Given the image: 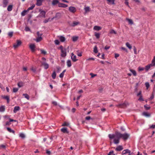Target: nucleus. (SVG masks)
Returning <instances> with one entry per match:
<instances>
[{
  "mask_svg": "<svg viewBox=\"0 0 155 155\" xmlns=\"http://www.w3.org/2000/svg\"><path fill=\"white\" fill-rule=\"evenodd\" d=\"M90 8L89 7L87 6L85 7L84 8V10H85V12L86 13L87 12H89L90 11Z\"/></svg>",
  "mask_w": 155,
  "mask_h": 155,
  "instance_id": "obj_32",
  "label": "nucleus"
},
{
  "mask_svg": "<svg viewBox=\"0 0 155 155\" xmlns=\"http://www.w3.org/2000/svg\"><path fill=\"white\" fill-rule=\"evenodd\" d=\"M58 6L60 7L66 8L68 7V5H67L59 2L58 4Z\"/></svg>",
  "mask_w": 155,
  "mask_h": 155,
  "instance_id": "obj_13",
  "label": "nucleus"
},
{
  "mask_svg": "<svg viewBox=\"0 0 155 155\" xmlns=\"http://www.w3.org/2000/svg\"><path fill=\"white\" fill-rule=\"evenodd\" d=\"M25 30L26 31H30V29L28 27L26 26L25 27Z\"/></svg>",
  "mask_w": 155,
  "mask_h": 155,
  "instance_id": "obj_47",
  "label": "nucleus"
},
{
  "mask_svg": "<svg viewBox=\"0 0 155 155\" xmlns=\"http://www.w3.org/2000/svg\"><path fill=\"white\" fill-rule=\"evenodd\" d=\"M20 109V107L18 106H15L13 112L14 113H15L17 111H19Z\"/></svg>",
  "mask_w": 155,
  "mask_h": 155,
  "instance_id": "obj_11",
  "label": "nucleus"
},
{
  "mask_svg": "<svg viewBox=\"0 0 155 155\" xmlns=\"http://www.w3.org/2000/svg\"><path fill=\"white\" fill-rule=\"evenodd\" d=\"M7 129L8 131H9L10 133H13V134H15V131L12 130L11 128L9 127H7Z\"/></svg>",
  "mask_w": 155,
  "mask_h": 155,
  "instance_id": "obj_29",
  "label": "nucleus"
},
{
  "mask_svg": "<svg viewBox=\"0 0 155 155\" xmlns=\"http://www.w3.org/2000/svg\"><path fill=\"white\" fill-rule=\"evenodd\" d=\"M13 32H10L8 33V35L9 36L11 37L13 35Z\"/></svg>",
  "mask_w": 155,
  "mask_h": 155,
  "instance_id": "obj_58",
  "label": "nucleus"
},
{
  "mask_svg": "<svg viewBox=\"0 0 155 155\" xmlns=\"http://www.w3.org/2000/svg\"><path fill=\"white\" fill-rule=\"evenodd\" d=\"M18 85L19 87H21L23 86V83L22 82H20L18 84Z\"/></svg>",
  "mask_w": 155,
  "mask_h": 155,
  "instance_id": "obj_41",
  "label": "nucleus"
},
{
  "mask_svg": "<svg viewBox=\"0 0 155 155\" xmlns=\"http://www.w3.org/2000/svg\"><path fill=\"white\" fill-rule=\"evenodd\" d=\"M19 137L22 138H24L25 137V134L23 133H21L19 134Z\"/></svg>",
  "mask_w": 155,
  "mask_h": 155,
  "instance_id": "obj_45",
  "label": "nucleus"
},
{
  "mask_svg": "<svg viewBox=\"0 0 155 155\" xmlns=\"http://www.w3.org/2000/svg\"><path fill=\"white\" fill-rule=\"evenodd\" d=\"M144 107L146 110H149L150 108V107L148 105H144Z\"/></svg>",
  "mask_w": 155,
  "mask_h": 155,
  "instance_id": "obj_43",
  "label": "nucleus"
},
{
  "mask_svg": "<svg viewBox=\"0 0 155 155\" xmlns=\"http://www.w3.org/2000/svg\"><path fill=\"white\" fill-rule=\"evenodd\" d=\"M134 54H137V53L136 48H135V47H134Z\"/></svg>",
  "mask_w": 155,
  "mask_h": 155,
  "instance_id": "obj_59",
  "label": "nucleus"
},
{
  "mask_svg": "<svg viewBox=\"0 0 155 155\" xmlns=\"http://www.w3.org/2000/svg\"><path fill=\"white\" fill-rule=\"evenodd\" d=\"M71 55V58L72 61L74 62L78 60V59H76V56L74 55L73 53H72Z\"/></svg>",
  "mask_w": 155,
  "mask_h": 155,
  "instance_id": "obj_6",
  "label": "nucleus"
},
{
  "mask_svg": "<svg viewBox=\"0 0 155 155\" xmlns=\"http://www.w3.org/2000/svg\"><path fill=\"white\" fill-rule=\"evenodd\" d=\"M80 24V22L78 21H74L71 24V26L73 27L75 26L78 25Z\"/></svg>",
  "mask_w": 155,
  "mask_h": 155,
  "instance_id": "obj_14",
  "label": "nucleus"
},
{
  "mask_svg": "<svg viewBox=\"0 0 155 155\" xmlns=\"http://www.w3.org/2000/svg\"><path fill=\"white\" fill-rule=\"evenodd\" d=\"M59 3V1L58 0H53L52 2V5H54L57 4Z\"/></svg>",
  "mask_w": 155,
  "mask_h": 155,
  "instance_id": "obj_26",
  "label": "nucleus"
},
{
  "mask_svg": "<svg viewBox=\"0 0 155 155\" xmlns=\"http://www.w3.org/2000/svg\"><path fill=\"white\" fill-rule=\"evenodd\" d=\"M151 65L152 66H155V56L153 57V58L152 60Z\"/></svg>",
  "mask_w": 155,
  "mask_h": 155,
  "instance_id": "obj_27",
  "label": "nucleus"
},
{
  "mask_svg": "<svg viewBox=\"0 0 155 155\" xmlns=\"http://www.w3.org/2000/svg\"><path fill=\"white\" fill-rule=\"evenodd\" d=\"M9 2V0H3V7L4 8L6 7L7 5Z\"/></svg>",
  "mask_w": 155,
  "mask_h": 155,
  "instance_id": "obj_7",
  "label": "nucleus"
},
{
  "mask_svg": "<svg viewBox=\"0 0 155 155\" xmlns=\"http://www.w3.org/2000/svg\"><path fill=\"white\" fill-rule=\"evenodd\" d=\"M130 134L127 133L122 134L120 132L116 131L114 134H109L108 137L110 139L114 138V143L115 144H118L119 143L120 138H122L124 140H126L129 137Z\"/></svg>",
  "mask_w": 155,
  "mask_h": 155,
  "instance_id": "obj_1",
  "label": "nucleus"
},
{
  "mask_svg": "<svg viewBox=\"0 0 155 155\" xmlns=\"http://www.w3.org/2000/svg\"><path fill=\"white\" fill-rule=\"evenodd\" d=\"M42 64L44 66V68L45 69H47L49 67V64L45 62H42Z\"/></svg>",
  "mask_w": 155,
  "mask_h": 155,
  "instance_id": "obj_12",
  "label": "nucleus"
},
{
  "mask_svg": "<svg viewBox=\"0 0 155 155\" xmlns=\"http://www.w3.org/2000/svg\"><path fill=\"white\" fill-rule=\"evenodd\" d=\"M61 57H64L66 56V52L65 49H61Z\"/></svg>",
  "mask_w": 155,
  "mask_h": 155,
  "instance_id": "obj_4",
  "label": "nucleus"
},
{
  "mask_svg": "<svg viewBox=\"0 0 155 155\" xmlns=\"http://www.w3.org/2000/svg\"><path fill=\"white\" fill-rule=\"evenodd\" d=\"M42 39V38L41 37H38L36 38V41L37 42H39L41 41Z\"/></svg>",
  "mask_w": 155,
  "mask_h": 155,
  "instance_id": "obj_34",
  "label": "nucleus"
},
{
  "mask_svg": "<svg viewBox=\"0 0 155 155\" xmlns=\"http://www.w3.org/2000/svg\"><path fill=\"white\" fill-rule=\"evenodd\" d=\"M153 67V66L151 65L150 64H148V65H147L146 66L145 68V69L146 71H148V70L150 69V67Z\"/></svg>",
  "mask_w": 155,
  "mask_h": 155,
  "instance_id": "obj_23",
  "label": "nucleus"
},
{
  "mask_svg": "<svg viewBox=\"0 0 155 155\" xmlns=\"http://www.w3.org/2000/svg\"><path fill=\"white\" fill-rule=\"evenodd\" d=\"M30 49L32 52H34L35 51V46L34 44H31L29 46Z\"/></svg>",
  "mask_w": 155,
  "mask_h": 155,
  "instance_id": "obj_10",
  "label": "nucleus"
},
{
  "mask_svg": "<svg viewBox=\"0 0 155 155\" xmlns=\"http://www.w3.org/2000/svg\"><path fill=\"white\" fill-rule=\"evenodd\" d=\"M154 97V94L153 92L152 94L151 95V96L150 97V100H152L153 99Z\"/></svg>",
  "mask_w": 155,
  "mask_h": 155,
  "instance_id": "obj_49",
  "label": "nucleus"
},
{
  "mask_svg": "<svg viewBox=\"0 0 155 155\" xmlns=\"http://www.w3.org/2000/svg\"><path fill=\"white\" fill-rule=\"evenodd\" d=\"M91 119V117L90 116H87L85 117V119L87 120H89Z\"/></svg>",
  "mask_w": 155,
  "mask_h": 155,
  "instance_id": "obj_64",
  "label": "nucleus"
},
{
  "mask_svg": "<svg viewBox=\"0 0 155 155\" xmlns=\"http://www.w3.org/2000/svg\"><path fill=\"white\" fill-rule=\"evenodd\" d=\"M95 35L97 38L98 39L100 38V34L99 33L95 32Z\"/></svg>",
  "mask_w": 155,
  "mask_h": 155,
  "instance_id": "obj_39",
  "label": "nucleus"
},
{
  "mask_svg": "<svg viewBox=\"0 0 155 155\" xmlns=\"http://www.w3.org/2000/svg\"><path fill=\"white\" fill-rule=\"evenodd\" d=\"M35 7V5L34 4H33L31 6L28 8L26 10L28 12L29 11L32 10L33 9V8Z\"/></svg>",
  "mask_w": 155,
  "mask_h": 155,
  "instance_id": "obj_30",
  "label": "nucleus"
},
{
  "mask_svg": "<svg viewBox=\"0 0 155 155\" xmlns=\"http://www.w3.org/2000/svg\"><path fill=\"white\" fill-rule=\"evenodd\" d=\"M23 95L27 99L29 100V95L26 94H24Z\"/></svg>",
  "mask_w": 155,
  "mask_h": 155,
  "instance_id": "obj_37",
  "label": "nucleus"
},
{
  "mask_svg": "<svg viewBox=\"0 0 155 155\" xmlns=\"http://www.w3.org/2000/svg\"><path fill=\"white\" fill-rule=\"evenodd\" d=\"M21 44V41L19 40H17V41L16 43L14 44L13 45V47L14 48H17L18 47L20 46Z\"/></svg>",
  "mask_w": 155,
  "mask_h": 155,
  "instance_id": "obj_3",
  "label": "nucleus"
},
{
  "mask_svg": "<svg viewBox=\"0 0 155 155\" xmlns=\"http://www.w3.org/2000/svg\"><path fill=\"white\" fill-rule=\"evenodd\" d=\"M125 104L124 103L123 104H119L116 105V106L117 107L121 108L124 107L125 106Z\"/></svg>",
  "mask_w": 155,
  "mask_h": 155,
  "instance_id": "obj_20",
  "label": "nucleus"
},
{
  "mask_svg": "<svg viewBox=\"0 0 155 155\" xmlns=\"http://www.w3.org/2000/svg\"><path fill=\"white\" fill-rule=\"evenodd\" d=\"M123 148L122 146H118L115 149V150L117 151H120L122 150Z\"/></svg>",
  "mask_w": 155,
  "mask_h": 155,
  "instance_id": "obj_16",
  "label": "nucleus"
},
{
  "mask_svg": "<svg viewBox=\"0 0 155 155\" xmlns=\"http://www.w3.org/2000/svg\"><path fill=\"white\" fill-rule=\"evenodd\" d=\"M2 97L4 99L6 100L8 103L9 102V97L8 96H2Z\"/></svg>",
  "mask_w": 155,
  "mask_h": 155,
  "instance_id": "obj_15",
  "label": "nucleus"
},
{
  "mask_svg": "<svg viewBox=\"0 0 155 155\" xmlns=\"http://www.w3.org/2000/svg\"><path fill=\"white\" fill-rule=\"evenodd\" d=\"M67 64L68 67H70L71 66V61L70 60H68L67 61Z\"/></svg>",
  "mask_w": 155,
  "mask_h": 155,
  "instance_id": "obj_28",
  "label": "nucleus"
},
{
  "mask_svg": "<svg viewBox=\"0 0 155 155\" xmlns=\"http://www.w3.org/2000/svg\"><path fill=\"white\" fill-rule=\"evenodd\" d=\"M39 12H40L39 16L41 17L45 18L46 12L45 11L42 10L41 9H39Z\"/></svg>",
  "mask_w": 155,
  "mask_h": 155,
  "instance_id": "obj_2",
  "label": "nucleus"
},
{
  "mask_svg": "<svg viewBox=\"0 0 155 155\" xmlns=\"http://www.w3.org/2000/svg\"><path fill=\"white\" fill-rule=\"evenodd\" d=\"M94 51L95 53H97L98 52L97 48L96 46H95L94 47Z\"/></svg>",
  "mask_w": 155,
  "mask_h": 155,
  "instance_id": "obj_42",
  "label": "nucleus"
},
{
  "mask_svg": "<svg viewBox=\"0 0 155 155\" xmlns=\"http://www.w3.org/2000/svg\"><path fill=\"white\" fill-rule=\"evenodd\" d=\"M13 8V5H9L7 8V10L8 11L10 12L11 11L12 9Z\"/></svg>",
  "mask_w": 155,
  "mask_h": 155,
  "instance_id": "obj_25",
  "label": "nucleus"
},
{
  "mask_svg": "<svg viewBox=\"0 0 155 155\" xmlns=\"http://www.w3.org/2000/svg\"><path fill=\"white\" fill-rule=\"evenodd\" d=\"M126 45L129 49H130L132 48L131 45L128 42H127L126 44Z\"/></svg>",
  "mask_w": 155,
  "mask_h": 155,
  "instance_id": "obj_33",
  "label": "nucleus"
},
{
  "mask_svg": "<svg viewBox=\"0 0 155 155\" xmlns=\"http://www.w3.org/2000/svg\"><path fill=\"white\" fill-rule=\"evenodd\" d=\"M108 2L107 4H112L114 5L115 4L114 0H107Z\"/></svg>",
  "mask_w": 155,
  "mask_h": 155,
  "instance_id": "obj_17",
  "label": "nucleus"
},
{
  "mask_svg": "<svg viewBox=\"0 0 155 155\" xmlns=\"http://www.w3.org/2000/svg\"><path fill=\"white\" fill-rule=\"evenodd\" d=\"M69 11L72 13H74L76 11V8L74 7L70 6L69 8Z\"/></svg>",
  "mask_w": 155,
  "mask_h": 155,
  "instance_id": "obj_5",
  "label": "nucleus"
},
{
  "mask_svg": "<svg viewBox=\"0 0 155 155\" xmlns=\"http://www.w3.org/2000/svg\"><path fill=\"white\" fill-rule=\"evenodd\" d=\"M5 106L2 105L0 107V112H3L5 111Z\"/></svg>",
  "mask_w": 155,
  "mask_h": 155,
  "instance_id": "obj_19",
  "label": "nucleus"
},
{
  "mask_svg": "<svg viewBox=\"0 0 155 155\" xmlns=\"http://www.w3.org/2000/svg\"><path fill=\"white\" fill-rule=\"evenodd\" d=\"M142 115L146 117H149L150 116V114L147 112H144L142 113Z\"/></svg>",
  "mask_w": 155,
  "mask_h": 155,
  "instance_id": "obj_22",
  "label": "nucleus"
},
{
  "mask_svg": "<svg viewBox=\"0 0 155 155\" xmlns=\"http://www.w3.org/2000/svg\"><path fill=\"white\" fill-rule=\"evenodd\" d=\"M126 20L128 22L129 24L132 25L133 24V22L131 19L127 18Z\"/></svg>",
  "mask_w": 155,
  "mask_h": 155,
  "instance_id": "obj_35",
  "label": "nucleus"
},
{
  "mask_svg": "<svg viewBox=\"0 0 155 155\" xmlns=\"http://www.w3.org/2000/svg\"><path fill=\"white\" fill-rule=\"evenodd\" d=\"M37 35L38 36V37H41V36L42 35V34L40 33L39 31L37 32Z\"/></svg>",
  "mask_w": 155,
  "mask_h": 155,
  "instance_id": "obj_57",
  "label": "nucleus"
},
{
  "mask_svg": "<svg viewBox=\"0 0 155 155\" xmlns=\"http://www.w3.org/2000/svg\"><path fill=\"white\" fill-rule=\"evenodd\" d=\"M78 39V37L73 36L72 38V40L73 41H76Z\"/></svg>",
  "mask_w": 155,
  "mask_h": 155,
  "instance_id": "obj_40",
  "label": "nucleus"
},
{
  "mask_svg": "<svg viewBox=\"0 0 155 155\" xmlns=\"http://www.w3.org/2000/svg\"><path fill=\"white\" fill-rule=\"evenodd\" d=\"M55 44L56 45H58L59 44V41L58 40H56L54 41Z\"/></svg>",
  "mask_w": 155,
  "mask_h": 155,
  "instance_id": "obj_50",
  "label": "nucleus"
},
{
  "mask_svg": "<svg viewBox=\"0 0 155 155\" xmlns=\"http://www.w3.org/2000/svg\"><path fill=\"white\" fill-rule=\"evenodd\" d=\"M95 59L94 58H89L87 59H86V61H88L89 60H92V61H94V60Z\"/></svg>",
  "mask_w": 155,
  "mask_h": 155,
  "instance_id": "obj_55",
  "label": "nucleus"
},
{
  "mask_svg": "<svg viewBox=\"0 0 155 155\" xmlns=\"http://www.w3.org/2000/svg\"><path fill=\"white\" fill-rule=\"evenodd\" d=\"M114 153V151H111L108 154V155H112Z\"/></svg>",
  "mask_w": 155,
  "mask_h": 155,
  "instance_id": "obj_63",
  "label": "nucleus"
},
{
  "mask_svg": "<svg viewBox=\"0 0 155 155\" xmlns=\"http://www.w3.org/2000/svg\"><path fill=\"white\" fill-rule=\"evenodd\" d=\"M69 125V124L68 123H67L66 122H64L62 124V126H68Z\"/></svg>",
  "mask_w": 155,
  "mask_h": 155,
  "instance_id": "obj_46",
  "label": "nucleus"
},
{
  "mask_svg": "<svg viewBox=\"0 0 155 155\" xmlns=\"http://www.w3.org/2000/svg\"><path fill=\"white\" fill-rule=\"evenodd\" d=\"M144 70V68L142 67H139L138 68V70L139 71H142Z\"/></svg>",
  "mask_w": 155,
  "mask_h": 155,
  "instance_id": "obj_54",
  "label": "nucleus"
},
{
  "mask_svg": "<svg viewBox=\"0 0 155 155\" xmlns=\"http://www.w3.org/2000/svg\"><path fill=\"white\" fill-rule=\"evenodd\" d=\"M130 71L132 73L133 75L134 76H135L137 75V73H136V71L134 70L130 69Z\"/></svg>",
  "mask_w": 155,
  "mask_h": 155,
  "instance_id": "obj_31",
  "label": "nucleus"
},
{
  "mask_svg": "<svg viewBox=\"0 0 155 155\" xmlns=\"http://www.w3.org/2000/svg\"><path fill=\"white\" fill-rule=\"evenodd\" d=\"M44 0H37L36 5L38 6H40L42 4Z\"/></svg>",
  "mask_w": 155,
  "mask_h": 155,
  "instance_id": "obj_9",
  "label": "nucleus"
},
{
  "mask_svg": "<svg viewBox=\"0 0 155 155\" xmlns=\"http://www.w3.org/2000/svg\"><path fill=\"white\" fill-rule=\"evenodd\" d=\"M18 90V88H13V92L14 93L17 92Z\"/></svg>",
  "mask_w": 155,
  "mask_h": 155,
  "instance_id": "obj_52",
  "label": "nucleus"
},
{
  "mask_svg": "<svg viewBox=\"0 0 155 155\" xmlns=\"http://www.w3.org/2000/svg\"><path fill=\"white\" fill-rule=\"evenodd\" d=\"M130 151L127 149L124 150L122 152V154L124 155L127 153H129V154H130Z\"/></svg>",
  "mask_w": 155,
  "mask_h": 155,
  "instance_id": "obj_8",
  "label": "nucleus"
},
{
  "mask_svg": "<svg viewBox=\"0 0 155 155\" xmlns=\"http://www.w3.org/2000/svg\"><path fill=\"white\" fill-rule=\"evenodd\" d=\"M46 153L47 154H48V155H50L51 154V152H50V151H49L48 150H46Z\"/></svg>",
  "mask_w": 155,
  "mask_h": 155,
  "instance_id": "obj_53",
  "label": "nucleus"
},
{
  "mask_svg": "<svg viewBox=\"0 0 155 155\" xmlns=\"http://www.w3.org/2000/svg\"><path fill=\"white\" fill-rule=\"evenodd\" d=\"M40 51H41V54H46V52L45 51H44V50L41 49L40 50Z\"/></svg>",
  "mask_w": 155,
  "mask_h": 155,
  "instance_id": "obj_48",
  "label": "nucleus"
},
{
  "mask_svg": "<svg viewBox=\"0 0 155 155\" xmlns=\"http://www.w3.org/2000/svg\"><path fill=\"white\" fill-rule=\"evenodd\" d=\"M145 85L147 89L150 87V84L149 82H147L145 83Z\"/></svg>",
  "mask_w": 155,
  "mask_h": 155,
  "instance_id": "obj_44",
  "label": "nucleus"
},
{
  "mask_svg": "<svg viewBox=\"0 0 155 155\" xmlns=\"http://www.w3.org/2000/svg\"><path fill=\"white\" fill-rule=\"evenodd\" d=\"M138 100L139 101H144V100L143 98V97H142V95H141V96H140V98L138 99Z\"/></svg>",
  "mask_w": 155,
  "mask_h": 155,
  "instance_id": "obj_51",
  "label": "nucleus"
},
{
  "mask_svg": "<svg viewBox=\"0 0 155 155\" xmlns=\"http://www.w3.org/2000/svg\"><path fill=\"white\" fill-rule=\"evenodd\" d=\"M155 128V124L150 126V128L154 129Z\"/></svg>",
  "mask_w": 155,
  "mask_h": 155,
  "instance_id": "obj_56",
  "label": "nucleus"
},
{
  "mask_svg": "<svg viewBox=\"0 0 155 155\" xmlns=\"http://www.w3.org/2000/svg\"><path fill=\"white\" fill-rule=\"evenodd\" d=\"M90 75H91V78H94V77L96 76L97 74H94L92 73H91L90 74Z\"/></svg>",
  "mask_w": 155,
  "mask_h": 155,
  "instance_id": "obj_61",
  "label": "nucleus"
},
{
  "mask_svg": "<svg viewBox=\"0 0 155 155\" xmlns=\"http://www.w3.org/2000/svg\"><path fill=\"white\" fill-rule=\"evenodd\" d=\"M61 131L64 133H68V131L67 130V129L65 127H63L61 129Z\"/></svg>",
  "mask_w": 155,
  "mask_h": 155,
  "instance_id": "obj_18",
  "label": "nucleus"
},
{
  "mask_svg": "<svg viewBox=\"0 0 155 155\" xmlns=\"http://www.w3.org/2000/svg\"><path fill=\"white\" fill-rule=\"evenodd\" d=\"M101 27L97 26H95L94 27V29L95 30L97 31H99L100 30H101Z\"/></svg>",
  "mask_w": 155,
  "mask_h": 155,
  "instance_id": "obj_24",
  "label": "nucleus"
},
{
  "mask_svg": "<svg viewBox=\"0 0 155 155\" xmlns=\"http://www.w3.org/2000/svg\"><path fill=\"white\" fill-rule=\"evenodd\" d=\"M56 73L55 71H54L52 74V77L53 79H54L56 77Z\"/></svg>",
  "mask_w": 155,
  "mask_h": 155,
  "instance_id": "obj_36",
  "label": "nucleus"
},
{
  "mask_svg": "<svg viewBox=\"0 0 155 155\" xmlns=\"http://www.w3.org/2000/svg\"><path fill=\"white\" fill-rule=\"evenodd\" d=\"M58 37H59V38L60 41L61 42H63L65 41V39L64 37L61 36H59Z\"/></svg>",
  "mask_w": 155,
  "mask_h": 155,
  "instance_id": "obj_21",
  "label": "nucleus"
},
{
  "mask_svg": "<svg viewBox=\"0 0 155 155\" xmlns=\"http://www.w3.org/2000/svg\"><path fill=\"white\" fill-rule=\"evenodd\" d=\"M28 12L26 10H24L21 13V15L22 16H24L26 14V13Z\"/></svg>",
  "mask_w": 155,
  "mask_h": 155,
  "instance_id": "obj_38",
  "label": "nucleus"
},
{
  "mask_svg": "<svg viewBox=\"0 0 155 155\" xmlns=\"http://www.w3.org/2000/svg\"><path fill=\"white\" fill-rule=\"evenodd\" d=\"M110 33H111V34H116V32L114 30H112L110 32Z\"/></svg>",
  "mask_w": 155,
  "mask_h": 155,
  "instance_id": "obj_60",
  "label": "nucleus"
},
{
  "mask_svg": "<svg viewBox=\"0 0 155 155\" xmlns=\"http://www.w3.org/2000/svg\"><path fill=\"white\" fill-rule=\"evenodd\" d=\"M0 87L2 89V90L3 91L5 90L4 87H3V86L1 84H0Z\"/></svg>",
  "mask_w": 155,
  "mask_h": 155,
  "instance_id": "obj_62",
  "label": "nucleus"
}]
</instances>
